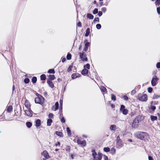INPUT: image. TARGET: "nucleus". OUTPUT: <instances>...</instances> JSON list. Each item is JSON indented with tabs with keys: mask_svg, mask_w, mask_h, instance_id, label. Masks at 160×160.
<instances>
[{
	"mask_svg": "<svg viewBox=\"0 0 160 160\" xmlns=\"http://www.w3.org/2000/svg\"><path fill=\"white\" fill-rule=\"evenodd\" d=\"M79 57L83 61H87L88 59L85 52H82V53H79Z\"/></svg>",
	"mask_w": 160,
	"mask_h": 160,
	"instance_id": "20e7f679",
	"label": "nucleus"
},
{
	"mask_svg": "<svg viewBox=\"0 0 160 160\" xmlns=\"http://www.w3.org/2000/svg\"><path fill=\"white\" fill-rule=\"evenodd\" d=\"M96 28L98 29H100L101 28V26L100 24H98L96 26Z\"/></svg>",
	"mask_w": 160,
	"mask_h": 160,
	"instance_id": "a18cd8bd",
	"label": "nucleus"
},
{
	"mask_svg": "<svg viewBox=\"0 0 160 160\" xmlns=\"http://www.w3.org/2000/svg\"><path fill=\"white\" fill-rule=\"evenodd\" d=\"M158 80V78L156 77L153 78L151 81L152 85L153 86H155L156 84V82Z\"/></svg>",
	"mask_w": 160,
	"mask_h": 160,
	"instance_id": "1a4fd4ad",
	"label": "nucleus"
},
{
	"mask_svg": "<svg viewBox=\"0 0 160 160\" xmlns=\"http://www.w3.org/2000/svg\"><path fill=\"white\" fill-rule=\"evenodd\" d=\"M60 110H62V100H60Z\"/></svg>",
	"mask_w": 160,
	"mask_h": 160,
	"instance_id": "c9c22d12",
	"label": "nucleus"
},
{
	"mask_svg": "<svg viewBox=\"0 0 160 160\" xmlns=\"http://www.w3.org/2000/svg\"><path fill=\"white\" fill-rule=\"evenodd\" d=\"M47 82L49 85V86L51 88H53L54 86L52 82L49 79L47 80Z\"/></svg>",
	"mask_w": 160,
	"mask_h": 160,
	"instance_id": "2eb2a0df",
	"label": "nucleus"
},
{
	"mask_svg": "<svg viewBox=\"0 0 160 160\" xmlns=\"http://www.w3.org/2000/svg\"><path fill=\"white\" fill-rule=\"evenodd\" d=\"M25 112L26 114L28 116L31 117L32 116V112L30 110H25Z\"/></svg>",
	"mask_w": 160,
	"mask_h": 160,
	"instance_id": "9d476101",
	"label": "nucleus"
},
{
	"mask_svg": "<svg viewBox=\"0 0 160 160\" xmlns=\"http://www.w3.org/2000/svg\"><path fill=\"white\" fill-rule=\"evenodd\" d=\"M56 134L57 135L59 136L60 137H63V134L62 132L58 131H57L56 132Z\"/></svg>",
	"mask_w": 160,
	"mask_h": 160,
	"instance_id": "b1692460",
	"label": "nucleus"
},
{
	"mask_svg": "<svg viewBox=\"0 0 160 160\" xmlns=\"http://www.w3.org/2000/svg\"><path fill=\"white\" fill-rule=\"evenodd\" d=\"M155 3L156 5L159 6L160 5V0H156L155 2Z\"/></svg>",
	"mask_w": 160,
	"mask_h": 160,
	"instance_id": "c03bdc74",
	"label": "nucleus"
},
{
	"mask_svg": "<svg viewBox=\"0 0 160 160\" xmlns=\"http://www.w3.org/2000/svg\"><path fill=\"white\" fill-rule=\"evenodd\" d=\"M157 11L159 14H160V7L157 8Z\"/></svg>",
	"mask_w": 160,
	"mask_h": 160,
	"instance_id": "13d9d810",
	"label": "nucleus"
},
{
	"mask_svg": "<svg viewBox=\"0 0 160 160\" xmlns=\"http://www.w3.org/2000/svg\"><path fill=\"white\" fill-rule=\"evenodd\" d=\"M99 22V18H94L93 20V22Z\"/></svg>",
	"mask_w": 160,
	"mask_h": 160,
	"instance_id": "49530a36",
	"label": "nucleus"
},
{
	"mask_svg": "<svg viewBox=\"0 0 160 160\" xmlns=\"http://www.w3.org/2000/svg\"><path fill=\"white\" fill-rule=\"evenodd\" d=\"M140 121V117L139 116H138L134 120L132 124V126H133V125H134V124H135V125H138V124Z\"/></svg>",
	"mask_w": 160,
	"mask_h": 160,
	"instance_id": "423d86ee",
	"label": "nucleus"
},
{
	"mask_svg": "<svg viewBox=\"0 0 160 160\" xmlns=\"http://www.w3.org/2000/svg\"><path fill=\"white\" fill-rule=\"evenodd\" d=\"M77 26L79 27H82V24L81 22H78L77 24Z\"/></svg>",
	"mask_w": 160,
	"mask_h": 160,
	"instance_id": "603ef678",
	"label": "nucleus"
},
{
	"mask_svg": "<svg viewBox=\"0 0 160 160\" xmlns=\"http://www.w3.org/2000/svg\"><path fill=\"white\" fill-rule=\"evenodd\" d=\"M25 106L28 109L30 108L29 103L28 102L27 100L25 101Z\"/></svg>",
	"mask_w": 160,
	"mask_h": 160,
	"instance_id": "5701e85b",
	"label": "nucleus"
},
{
	"mask_svg": "<svg viewBox=\"0 0 160 160\" xmlns=\"http://www.w3.org/2000/svg\"><path fill=\"white\" fill-rule=\"evenodd\" d=\"M90 45V43L88 42H87L85 44L84 47L83 49V50L85 52H87L88 49V47Z\"/></svg>",
	"mask_w": 160,
	"mask_h": 160,
	"instance_id": "f8f14e48",
	"label": "nucleus"
},
{
	"mask_svg": "<svg viewBox=\"0 0 160 160\" xmlns=\"http://www.w3.org/2000/svg\"><path fill=\"white\" fill-rule=\"evenodd\" d=\"M72 66H69L67 70L68 72H69L71 71H72Z\"/></svg>",
	"mask_w": 160,
	"mask_h": 160,
	"instance_id": "37998d69",
	"label": "nucleus"
},
{
	"mask_svg": "<svg viewBox=\"0 0 160 160\" xmlns=\"http://www.w3.org/2000/svg\"><path fill=\"white\" fill-rule=\"evenodd\" d=\"M92 155L93 157V160H101L102 154L98 152L97 154L94 150L92 151Z\"/></svg>",
	"mask_w": 160,
	"mask_h": 160,
	"instance_id": "f03ea898",
	"label": "nucleus"
},
{
	"mask_svg": "<svg viewBox=\"0 0 160 160\" xmlns=\"http://www.w3.org/2000/svg\"><path fill=\"white\" fill-rule=\"evenodd\" d=\"M84 68H87V69H89L90 68V64L88 63H87L84 66Z\"/></svg>",
	"mask_w": 160,
	"mask_h": 160,
	"instance_id": "f704fd0d",
	"label": "nucleus"
},
{
	"mask_svg": "<svg viewBox=\"0 0 160 160\" xmlns=\"http://www.w3.org/2000/svg\"><path fill=\"white\" fill-rule=\"evenodd\" d=\"M71 54L68 53L67 56V58L68 60H69L71 59Z\"/></svg>",
	"mask_w": 160,
	"mask_h": 160,
	"instance_id": "72a5a7b5",
	"label": "nucleus"
},
{
	"mask_svg": "<svg viewBox=\"0 0 160 160\" xmlns=\"http://www.w3.org/2000/svg\"><path fill=\"white\" fill-rule=\"evenodd\" d=\"M53 114L52 113H49L48 115V117L50 118H53Z\"/></svg>",
	"mask_w": 160,
	"mask_h": 160,
	"instance_id": "de8ad7c7",
	"label": "nucleus"
},
{
	"mask_svg": "<svg viewBox=\"0 0 160 160\" xmlns=\"http://www.w3.org/2000/svg\"><path fill=\"white\" fill-rule=\"evenodd\" d=\"M77 143L78 144L81 145L82 147H84L86 145V142L85 140L81 141L78 139L77 140Z\"/></svg>",
	"mask_w": 160,
	"mask_h": 160,
	"instance_id": "6e6552de",
	"label": "nucleus"
},
{
	"mask_svg": "<svg viewBox=\"0 0 160 160\" xmlns=\"http://www.w3.org/2000/svg\"><path fill=\"white\" fill-rule=\"evenodd\" d=\"M115 149L113 148H112L110 151V153L112 154H114L115 153Z\"/></svg>",
	"mask_w": 160,
	"mask_h": 160,
	"instance_id": "c85d7f7f",
	"label": "nucleus"
},
{
	"mask_svg": "<svg viewBox=\"0 0 160 160\" xmlns=\"http://www.w3.org/2000/svg\"><path fill=\"white\" fill-rule=\"evenodd\" d=\"M55 108L54 110L55 111L56 110H58L59 108V103L58 102H56L55 103Z\"/></svg>",
	"mask_w": 160,
	"mask_h": 160,
	"instance_id": "7c9ffc66",
	"label": "nucleus"
},
{
	"mask_svg": "<svg viewBox=\"0 0 160 160\" xmlns=\"http://www.w3.org/2000/svg\"><path fill=\"white\" fill-rule=\"evenodd\" d=\"M118 140H120V138H119V136H118L117 137V142L118 141Z\"/></svg>",
	"mask_w": 160,
	"mask_h": 160,
	"instance_id": "338daca9",
	"label": "nucleus"
},
{
	"mask_svg": "<svg viewBox=\"0 0 160 160\" xmlns=\"http://www.w3.org/2000/svg\"><path fill=\"white\" fill-rule=\"evenodd\" d=\"M123 98L125 100H127L128 99V96L126 95H124L123 97Z\"/></svg>",
	"mask_w": 160,
	"mask_h": 160,
	"instance_id": "3c124183",
	"label": "nucleus"
},
{
	"mask_svg": "<svg viewBox=\"0 0 160 160\" xmlns=\"http://www.w3.org/2000/svg\"><path fill=\"white\" fill-rule=\"evenodd\" d=\"M62 62H65V61L66 60V59L65 58H62Z\"/></svg>",
	"mask_w": 160,
	"mask_h": 160,
	"instance_id": "680f3d73",
	"label": "nucleus"
},
{
	"mask_svg": "<svg viewBox=\"0 0 160 160\" xmlns=\"http://www.w3.org/2000/svg\"><path fill=\"white\" fill-rule=\"evenodd\" d=\"M110 129L111 130L115 131L116 129V126L115 125H111L110 127Z\"/></svg>",
	"mask_w": 160,
	"mask_h": 160,
	"instance_id": "412c9836",
	"label": "nucleus"
},
{
	"mask_svg": "<svg viewBox=\"0 0 160 160\" xmlns=\"http://www.w3.org/2000/svg\"><path fill=\"white\" fill-rule=\"evenodd\" d=\"M42 154L43 155V156L46 159H48L49 158V156L48 153L46 150H44L43 151Z\"/></svg>",
	"mask_w": 160,
	"mask_h": 160,
	"instance_id": "ddd939ff",
	"label": "nucleus"
},
{
	"mask_svg": "<svg viewBox=\"0 0 160 160\" xmlns=\"http://www.w3.org/2000/svg\"><path fill=\"white\" fill-rule=\"evenodd\" d=\"M87 17L88 18L90 19H92L94 18L93 15L90 13H88L87 15Z\"/></svg>",
	"mask_w": 160,
	"mask_h": 160,
	"instance_id": "6ab92c4d",
	"label": "nucleus"
},
{
	"mask_svg": "<svg viewBox=\"0 0 160 160\" xmlns=\"http://www.w3.org/2000/svg\"><path fill=\"white\" fill-rule=\"evenodd\" d=\"M40 78L42 80H45L46 79V76L45 74H42L40 76Z\"/></svg>",
	"mask_w": 160,
	"mask_h": 160,
	"instance_id": "393cba45",
	"label": "nucleus"
},
{
	"mask_svg": "<svg viewBox=\"0 0 160 160\" xmlns=\"http://www.w3.org/2000/svg\"><path fill=\"white\" fill-rule=\"evenodd\" d=\"M103 150L104 152H108L110 151V148L108 147H106V148H103Z\"/></svg>",
	"mask_w": 160,
	"mask_h": 160,
	"instance_id": "58836bf2",
	"label": "nucleus"
},
{
	"mask_svg": "<svg viewBox=\"0 0 160 160\" xmlns=\"http://www.w3.org/2000/svg\"><path fill=\"white\" fill-rule=\"evenodd\" d=\"M48 73L54 74L55 73V72L54 69H50L48 70Z\"/></svg>",
	"mask_w": 160,
	"mask_h": 160,
	"instance_id": "c756f323",
	"label": "nucleus"
},
{
	"mask_svg": "<svg viewBox=\"0 0 160 160\" xmlns=\"http://www.w3.org/2000/svg\"><path fill=\"white\" fill-rule=\"evenodd\" d=\"M90 33V29L89 28H87L86 30V33L85 34V36L86 37L88 36Z\"/></svg>",
	"mask_w": 160,
	"mask_h": 160,
	"instance_id": "aec40b11",
	"label": "nucleus"
},
{
	"mask_svg": "<svg viewBox=\"0 0 160 160\" xmlns=\"http://www.w3.org/2000/svg\"><path fill=\"white\" fill-rule=\"evenodd\" d=\"M67 131L68 132V135L69 136L71 135V130L68 127H67Z\"/></svg>",
	"mask_w": 160,
	"mask_h": 160,
	"instance_id": "e433bc0d",
	"label": "nucleus"
},
{
	"mask_svg": "<svg viewBox=\"0 0 160 160\" xmlns=\"http://www.w3.org/2000/svg\"><path fill=\"white\" fill-rule=\"evenodd\" d=\"M149 160H153L152 157L150 156H149L148 157Z\"/></svg>",
	"mask_w": 160,
	"mask_h": 160,
	"instance_id": "0e129e2a",
	"label": "nucleus"
},
{
	"mask_svg": "<svg viewBox=\"0 0 160 160\" xmlns=\"http://www.w3.org/2000/svg\"><path fill=\"white\" fill-rule=\"evenodd\" d=\"M123 146V143L121 140H118L117 142V147L119 148Z\"/></svg>",
	"mask_w": 160,
	"mask_h": 160,
	"instance_id": "9b49d317",
	"label": "nucleus"
},
{
	"mask_svg": "<svg viewBox=\"0 0 160 160\" xmlns=\"http://www.w3.org/2000/svg\"><path fill=\"white\" fill-rule=\"evenodd\" d=\"M101 10L102 11H103V12H105L106 11V8L105 7H103L102 8H101Z\"/></svg>",
	"mask_w": 160,
	"mask_h": 160,
	"instance_id": "4d7b16f0",
	"label": "nucleus"
},
{
	"mask_svg": "<svg viewBox=\"0 0 160 160\" xmlns=\"http://www.w3.org/2000/svg\"><path fill=\"white\" fill-rule=\"evenodd\" d=\"M37 81V78L36 77H33L32 79V82L33 83H35Z\"/></svg>",
	"mask_w": 160,
	"mask_h": 160,
	"instance_id": "bb28decb",
	"label": "nucleus"
},
{
	"mask_svg": "<svg viewBox=\"0 0 160 160\" xmlns=\"http://www.w3.org/2000/svg\"><path fill=\"white\" fill-rule=\"evenodd\" d=\"M60 145V142H58L55 144V146H59Z\"/></svg>",
	"mask_w": 160,
	"mask_h": 160,
	"instance_id": "e2e57ef3",
	"label": "nucleus"
},
{
	"mask_svg": "<svg viewBox=\"0 0 160 160\" xmlns=\"http://www.w3.org/2000/svg\"><path fill=\"white\" fill-rule=\"evenodd\" d=\"M159 97V96L155 95H154L153 96V98L154 99L158 98Z\"/></svg>",
	"mask_w": 160,
	"mask_h": 160,
	"instance_id": "6e6d98bb",
	"label": "nucleus"
},
{
	"mask_svg": "<svg viewBox=\"0 0 160 160\" xmlns=\"http://www.w3.org/2000/svg\"><path fill=\"white\" fill-rule=\"evenodd\" d=\"M135 136L137 138L142 140L147 139L148 137V133L142 132H138L135 134Z\"/></svg>",
	"mask_w": 160,
	"mask_h": 160,
	"instance_id": "f257e3e1",
	"label": "nucleus"
},
{
	"mask_svg": "<svg viewBox=\"0 0 160 160\" xmlns=\"http://www.w3.org/2000/svg\"><path fill=\"white\" fill-rule=\"evenodd\" d=\"M156 67L158 68H160V62H158L157 63Z\"/></svg>",
	"mask_w": 160,
	"mask_h": 160,
	"instance_id": "864d4df0",
	"label": "nucleus"
},
{
	"mask_svg": "<svg viewBox=\"0 0 160 160\" xmlns=\"http://www.w3.org/2000/svg\"><path fill=\"white\" fill-rule=\"evenodd\" d=\"M111 99L112 100L115 101L116 100V97L114 95L112 94L111 95Z\"/></svg>",
	"mask_w": 160,
	"mask_h": 160,
	"instance_id": "a19ab883",
	"label": "nucleus"
},
{
	"mask_svg": "<svg viewBox=\"0 0 160 160\" xmlns=\"http://www.w3.org/2000/svg\"><path fill=\"white\" fill-rule=\"evenodd\" d=\"M48 78L49 80H53L55 78V76L53 75H50L48 76Z\"/></svg>",
	"mask_w": 160,
	"mask_h": 160,
	"instance_id": "cd10ccee",
	"label": "nucleus"
},
{
	"mask_svg": "<svg viewBox=\"0 0 160 160\" xmlns=\"http://www.w3.org/2000/svg\"><path fill=\"white\" fill-rule=\"evenodd\" d=\"M61 116V114H60V118L61 119V121L62 122L64 123L65 122V120L63 117H62V118H61L60 117Z\"/></svg>",
	"mask_w": 160,
	"mask_h": 160,
	"instance_id": "473e14b6",
	"label": "nucleus"
},
{
	"mask_svg": "<svg viewBox=\"0 0 160 160\" xmlns=\"http://www.w3.org/2000/svg\"><path fill=\"white\" fill-rule=\"evenodd\" d=\"M100 89L102 92H104L106 90V88L102 86L100 88Z\"/></svg>",
	"mask_w": 160,
	"mask_h": 160,
	"instance_id": "4c0bfd02",
	"label": "nucleus"
},
{
	"mask_svg": "<svg viewBox=\"0 0 160 160\" xmlns=\"http://www.w3.org/2000/svg\"><path fill=\"white\" fill-rule=\"evenodd\" d=\"M152 90V89L151 88H148V91L149 93H151Z\"/></svg>",
	"mask_w": 160,
	"mask_h": 160,
	"instance_id": "09e8293b",
	"label": "nucleus"
},
{
	"mask_svg": "<svg viewBox=\"0 0 160 160\" xmlns=\"http://www.w3.org/2000/svg\"><path fill=\"white\" fill-rule=\"evenodd\" d=\"M36 95L37 96V97H40V96H42L40 94H39L38 93H36Z\"/></svg>",
	"mask_w": 160,
	"mask_h": 160,
	"instance_id": "69168bd1",
	"label": "nucleus"
},
{
	"mask_svg": "<svg viewBox=\"0 0 160 160\" xmlns=\"http://www.w3.org/2000/svg\"><path fill=\"white\" fill-rule=\"evenodd\" d=\"M12 110V107L11 106H9L7 108V111L8 112H10Z\"/></svg>",
	"mask_w": 160,
	"mask_h": 160,
	"instance_id": "2f4dec72",
	"label": "nucleus"
},
{
	"mask_svg": "<svg viewBox=\"0 0 160 160\" xmlns=\"http://www.w3.org/2000/svg\"><path fill=\"white\" fill-rule=\"evenodd\" d=\"M35 102L36 103L43 105L45 102V99L42 96L37 97L35 98Z\"/></svg>",
	"mask_w": 160,
	"mask_h": 160,
	"instance_id": "7ed1b4c3",
	"label": "nucleus"
},
{
	"mask_svg": "<svg viewBox=\"0 0 160 160\" xmlns=\"http://www.w3.org/2000/svg\"><path fill=\"white\" fill-rule=\"evenodd\" d=\"M26 125L27 127L30 128L32 126V123L29 122H28L26 123Z\"/></svg>",
	"mask_w": 160,
	"mask_h": 160,
	"instance_id": "a878e982",
	"label": "nucleus"
},
{
	"mask_svg": "<svg viewBox=\"0 0 160 160\" xmlns=\"http://www.w3.org/2000/svg\"><path fill=\"white\" fill-rule=\"evenodd\" d=\"M29 81V79L27 78H25L24 80V82L25 83H28Z\"/></svg>",
	"mask_w": 160,
	"mask_h": 160,
	"instance_id": "79ce46f5",
	"label": "nucleus"
},
{
	"mask_svg": "<svg viewBox=\"0 0 160 160\" xmlns=\"http://www.w3.org/2000/svg\"><path fill=\"white\" fill-rule=\"evenodd\" d=\"M43 94H44V96H46L47 95V92H44Z\"/></svg>",
	"mask_w": 160,
	"mask_h": 160,
	"instance_id": "774afa93",
	"label": "nucleus"
},
{
	"mask_svg": "<svg viewBox=\"0 0 160 160\" xmlns=\"http://www.w3.org/2000/svg\"><path fill=\"white\" fill-rule=\"evenodd\" d=\"M98 14L99 17L101 16L102 14V11H99Z\"/></svg>",
	"mask_w": 160,
	"mask_h": 160,
	"instance_id": "bf43d9fd",
	"label": "nucleus"
},
{
	"mask_svg": "<svg viewBox=\"0 0 160 160\" xmlns=\"http://www.w3.org/2000/svg\"><path fill=\"white\" fill-rule=\"evenodd\" d=\"M88 70L86 68H84L82 71L81 73L82 75H87L88 72Z\"/></svg>",
	"mask_w": 160,
	"mask_h": 160,
	"instance_id": "dca6fc26",
	"label": "nucleus"
},
{
	"mask_svg": "<svg viewBox=\"0 0 160 160\" xmlns=\"http://www.w3.org/2000/svg\"><path fill=\"white\" fill-rule=\"evenodd\" d=\"M41 124V122L40 119H38L36 121L35 126L38 127H39Z\"/></svg>",
	"mask_w": 160,
	"mask_h": 160,
	"instance_id": "f3484780",
	"label": "nucleus"
},
{
	"mask_svg": "<svg viewBox=\"0 0 160 160\" xmlns=\"http://www.w3.org/2000/svg\"><path fill=\"white\" fill-rule=\"evenodd\" d=\"M125 107L124 105H121L120 108V111L122 112L123 114L126 115L128 113V110L126 108H125Z\"/></svg>",
	"mask_w": 160,
	"mask_h": 160,
	"instance_id": "39448f33",
	"label": "nucleus"
},
{
	"mask_svg": "<svg viewBox=\"0 0 160 160\" xmlns=\"http://www.w3.org/2000/svg\"><path fill=\"white\" fill-rule=\"evenodd\" d=\"M98 12V10L97 8H95L93 11V14H95L97 13Z\"/></svg>",
	"mask_w": 160,
	"mask_h": 160,
	"instance_id": "ea45409f",
	"label": "nucleus"
},
{
	"mask_svg": "<svg viewBox=\"0 0 160 160\" xmlns=\"http://www.w3.org/2000/svg\"><path fill=\"white\" fill-rule=\"evenodd\" d=\"M104 160H108V157L105 155H103Z\"/></svg>",
	"mask_w": 160,
	"mask_h": 160,
	"instance_id": "052dcab7",
	"label": "nucleus"
},
{
	"mask_svg": "<svg viewBox=\"0 0 160 160\" xmlns=\"http://www.w3.org/2000/svg\"><path fill=\"white\" fill-rule=\"evenodd\" d=\"M139 100L141 101H146L147 100V95L145 94H143L141 96L139 97Z\"/></svg>",
	"mask_w": 160,
	"mask_h": 160,
	"instance_id": "0eeeda50",
	"label": "nucleus"
},
{
	"mask_svg": "<svg viewBox=\"0 0 160 160\" xmlns=\"http://www.w3.org/2000/svg\"><path fill=\"white\" fill-rule=\"evenodd\" d=\"M81 76V75L78 73H73L72 75V79H75Z\"/></svg>",
	"mask_w": 160,
	"mask_h": 160,
	"instance_id": "4468645a",
	"label": "nucleus"
},
{
	"mask_svg": "<svg viewBox=\"0 0 160 160\" xmlns=\"http://www.w3.org/2000/svg\"><path fill=\"white\" fill-rule=\"evenodd\" d=\"M52 122V120L51 119H48L47 120V124L48 126H50L51 124V123Z\"/></svg>",
	"mask_w": 160,
	"mask_h": 160,
	"instance_id": "a211bd4d",
	"label": "nucleus"
},
{
	"mask_svg": "<svg viewBox=\"0 0 160 160\" xmlns=\"http://www.w3.org/2000/svg\"><path fill=\"white\" fill-rule=\"evenodd\" d=\"M151 109L152 110L154 111L156 109L155 106H151Z\"/></svg>",
	"mask_w": 160,
	"mask_h": 160,
	"instance_id": "5fc2aeb1",
	"label": "nucleus"
},
{
	"mask_svg": "<svg viewBox=\"0 0 160 160\" xmlns=\"http://www.w3.org/2000/svg\"><path fill=\"white\" fill-rule=\"evenodd\" d=\"M136 91L134 90H133L131 92V94L132 95H133L136 93Z\"/></svg>",
	"mask_w": 160,
	"mask_h": 160,
	"instance_id": "8fccbe9b",
	"label": "nucleus"
},
{
	"mask_svg": "<svg viewBox=\"0 0 160 160\" xmlns=\"http://www.w3.org/2000/svg\"><path fill=\"white\" fill-rule=\"evenodd\" d=\"M150 118L151 120L152 121H154L156 120L157 119V117L152 115H151L150 117Z\"/></svg>",
	"mask_w": 160,
	"mask_h": 160,
	"instance_id": "4be33fe9",
	"label": "nucleus"
}]
</instances>
